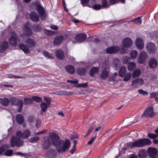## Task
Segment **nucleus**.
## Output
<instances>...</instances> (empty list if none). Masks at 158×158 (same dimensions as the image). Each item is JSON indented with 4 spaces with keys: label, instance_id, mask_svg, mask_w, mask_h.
I'll list each match as a JSON object with an SVG mask.
<instances>
[{
    "label": "nucleus",
    "instance_id": "f8f14e48",
    "mask_svg": "<svg viewBox=\"0 0 158 158\" xmlns=\"http://www.w3.org/2000/svg\"><path fill=\"white\" fill-rule=\"evenodd\" d=\"M133 44V41L129 37L124 38L122 41L123 46L126 48L131 47Z\"/></svg>",
    "mask_w": 158,
    "mask_h": 158
},
{
    "label": "nucleus",
    "instance_id": "052dcab7",
    "mask_svg": "<svg viewBox=\"0 0 158 158\" xmlns=\"http://www.w3.org/2000/svg\"><path fill=\"white\" fill-rule=\"evenodd\" d=\"M109 2L110 5H113L119 2V1L118 0H109Z\"/></svg>",
    "mask_w": 158,
    "mask_h": 158
},
{
    "label": "nucleus",
    "instance_id": "8fccbe9b",
    "mask_svg": "<svg viewBox=\"0 0 158 158\" xmlns=\"http://www.w3.org/2000/svg\"><path fill=\"white\" fill-rule=\"evenodd\" d=\"M44 100L46 102V103L47 104L50 105L51 102V100L50 98L44 97Z\"/></svg>",
    "mask_w": 158,
    "mask_h": 158
},
{
    "label": "nucleus",
    "instance_id": "c03bdc74",
    "mask_svg": "<svg viewBox=\"0 0 158 158\" xmlns=\"http://www.w3.org/2000/svg\"><path fill=\"white\" fill-rule=\"evenodd\" d=\"M97 137V134H95L94 136V137H93L88 142V144L89 145H90L94 141L95 139Z\"/></svg>",
    "mask_w": 158,
    "mask_h": 158
},
{
    "label": "nucleus",
    "instance_id": "aec40b11",
    "mask_svg": "<svg viewBox=\"0 0 158 158\" xmlns=\"http://www.w3.org/2000/svg\"><path fill=\"white\" fill-rule=\"evenodd\" d=\"M23 31L27 35L30 36L32 34V31L29 28L28 24H25L24 25Z\"/></svg>",
    "mask_w": 158,
    "mask_h": 158
},
{
    "label": "nucleus",
    "instance_id": "37998d69",
    "mask_svg": "<svg viewBox=\"0 0 158 158\" xmlns=\"http://www.w3.org/2000/svg\"><path fill=\"white\" fill-rule=\"evenodd\" d=\"M32 100L30 98H25L24 99V103L25 104L28 105L32 103Z\"/></svg>",
    "mask_w": 158,
    "mask_h": 158
},
{
    "label": "nucleus",
    "instance_id": "412c9836",
    "mask_svg": "<svg viewBox=\"0 0 158 158\" xmlns=\"http://www.w3.org/2000/svg\"><path fill=\"white\" fill-rule=\"evenodd\" d=\"M158 64L157 60L155 58H152L150 59L149 62V65L151 67L155 68Z\"/></svg>",
    "mask_w": 158,
    "mask_h": 158
},
{
    "label": "nucleus",
    "instance_id": "9d476101",
    "mask_svg": "<svg viewBox=\"0 0 158 158\" xmlns=\"http://www.w3.org/2000/svg\"><path fill=\"white\" fill-rule=\"evenodd\" d=\"M109 67V65L108 63L106 64V65L104 64H103L102 67L104 69H103L100 75V77L102 79H105L107 77L109 73L106 69L108 68Z\"/></svg>",
    "mask_w": 158,
    "mask_h": 158
},
{
    "label": "nucleus",
    "instance_id": "393cba45",
    "mask_svg": "<svg viewBox=\"0 0 158 158\" xmlns=\"http://www.w3.org/2000/svg\"><path fill=\"white\" fill-rule=\"evenodd\" d=\"M8 47V43L6 41L3 42L1 45H0V52H2Z\"/></svg>",
    "mask_w": 158,
    "mask_h": 158
},
{
    "label": "nucleus",
    "instance_id": "7ed1b4c3",
    "mask_svg": "<svg viewBox=\"0 0 158 158\" xmlns=\"http://www.w3.org/2000/svg\"><path fill=\"white\" fill-rule=\"evenodd\" d=\"M151 143V141L150 139H148L143 138L133 142H128L127 143V146L130 148H141L146 145H150Z\"/></svg>",
    "mask_w": 158,
    "mask_h": 158
},
{
    "label": "nucleus",
    "instance_id": "473e14b6",
    "mask_svg": "<svg viewBox=\"0 0 158 158\" xmlns=\"http://www.w3.org/2000/svg\"><path fill=\"white\" fill-rule=\"evenodd\" d=\"M132 74L131 73H128L124 76L123 81H127L129 80L131 78Z\"/></svg>",
    "mask_w": 158,
    "mask_h": 158
},
{
    "label": "nucleus",
    "instance_id": "6e6552de",
    "mask_svg": "<svg viewBox=\"0 0 158 158\" xmlns=\"http://www.w3.org/2000/svg\"><path fill=\"white\" fill-rule=\"evenodd\" d=\"M146 47L147 51L150 53L155 54L157 52V47L153 43H148L146 44Z\"/></svg>",
    "mask_w": 158,
    "mask_h": 158
},
{
    "label": "nucleus",
    "instance_id": "a19ab883",
    "mask_svg": "<svg viewBox=\"0 0 158 158\" xmlns=\"http://www.w3.org/2000/svg\"><path fill=\"white\" fill-rule=\"evenodd\" d=\"M151 98H155L156 101H158V93H152L150 94Z\"/></svg>",
    "mask_w": 158,
    "mask_h": 158
},
{
    "label": "nucleus",
    "instance_id": "774afa93",
    "mask_svg": "<svg viewBox=\"0 0 158 158\" xmlns=\"http://www.w3.org/2000/svg\"><path fill=\"white\" fill-rule=\"evenodd\" d=\"M34 117L31 116H29L28 118L29 121L31 123L34 121Z\"/></svg>",
    "mask_w": 158,
    "mask_h": 158
},
{
    "label": "nucleus",
    "instance_id": "bb28decb",
    "mask_svg": "<svg viewBox=\"0 0 158 158\" xmlns=\"http://www.w3.org/2000/svg\"><path fill=\"white\" fill-rule=\"evenodd\" d=\"M141 73V70L139 69H136L133 72L132 76L133 78H135L139 76Z\"/></svg>",
    "mask_w": 158,
    "mask_h": 158
},
{
    "label": "nucleus",
    "instance_id": "1a4fd4ad",
    "mask_svg": "<svg viewBox=\"0 0 158 158\" xmlns=\"http://www.w3.org/2000/svg\"><path fill=\"white\" fill-rule=\"evenodd\" d=\"M9 42L10 44L12 46L16 45L17 41H19L20 40L18 35L16 34L15 32H13L12 33L11 36L9 39Z\"/></svg>",
    "mask_w": 158,
    "mask_h": 158
},
{
    "label": "nucleus",
    "instance_id": "c9c22d12",
    "mask_svg": "<svg viewBox=\"0 0 158 158\" xmlns=\"http://www.w3.org/2000/svg\"><path fill=\"white\" fill-rule=\"evenodd\" d=\"M130 21L133 22L134 23L138 25H140L142 23V20L140 17H139L134 19L131 20Z\"/></svg>",
    "mask_w": 158,
    "mask_h": 158
},
{
    "label": "nucleus",
    "instance_id": "ddd939ff",
    "mask_svg": "<svg viewBox=\"0 0 158 158\" xmlns=\"http://www.w3.org/2000/svg\"><path fill=\"white\" fill-rule=\"evenodd\" d=\"M144 82V81L141 78L135 79L132 81L131 86L134 87H137L142 85Z\"/></svg>",
    "mask_w": 158,
    "mask_h": 158
},
{
    "label": "nucleus",
    "instance_id": "4be33fe9",
    "mask_svg": "<svg viewBox=\"0 0 158 158\" xmlns=\"http://www.w3.org/2000/svg\"><path fill=\"white\" fill-rule=\"evenodd\" d=\"M65 69L67 73L70 74H73L75 72V70L74 67L71 65L66 66L65 67Z\"/></svg>",
    "mask_w": 158,
    "mask_h": 158
},
{
    "label": "nucleus",
    "instance_id": "423d86ee",
    "mask_svg": "<svg viewBox=\"0 0 158 158\" xmlns=\"http://www.w3.org/2000/svg\"><path fill=\"white\" fill-rule=\"evenodd\" d=\"M119 50L120 51V53L121 54L126 53L127 52V51L124 50L123 48L121 50H120V48L118 46L109 47L106 49V52L107 53L113 54L118 52Z\"/></svg>",
    "mask_w": 158,
    "mask_h": 158
},
{
    "label": "nucleus",
    "instance_id": "680f3d73",
    "mask_svg": "<svg viewBox=\"0 0 158 158\" xmlns=\"http://www.w3.org/2000/svg\"><path fill=\"white\" fill-rule=\"evenodd\" d=\"M41 123V121L39 120H37L36 121L35 126L37 128L39 127Z\"/></svg>",
    "mask_w": 158,
    "mask_h": 158
},
{
    "label": "nucleus",
    "instance_id": "0eeeda50",
    "mask_svg": "<svg viewBox=\"0 0 158 158\" xmlns=\"http://www.w3.org/2000/svg\"><path fill=\"white\" fill-rule=\"evenodd\" d=\"M98 126V123L96 122L93 123L90 126V128L88 130L86 135L84 136L85 137L88 136L89 134L92 131L94 128H95L94 133L95 134H96L95 132L99 131L103 129V127L102 126Z\"/></svg>",
    "mask_w": 158,
    "mask_h": 158
},
{
    "label": "nucleus",
    "instance_id": "72a5a7b5",
    "mask_svg": "<svg viewBox=\"0 0 158 158\" xmlns=\"http://www.w3.org/2000/svg\"><path fill=\"white\" fill-rule=\"evenodd\" d=\"M110 5L106 0H102L101 5L102 8L109 7Z\"/></svg>",
    "mask_w": 158,
    "mask_h": 158
},
{
    "label": "nucleus",
    "instance_id": "e2e57ef3",
    "mask_svg": "<svg viewBox=\"0 0 158 158\" xmlns=\"http://www.w3.org/2000/svg\"><path fill=\"white\" fill-rule=\"evenodd\" d=\"M47 132V131L46 130L38 132L36 133V135H38L41 134H44Z\"/></svg>",
    "mask_w": 158,
    "mask_h": 158
},
{
    "label": "nucleus",
    "instance_id": "69168bd1",
    "mask_svg": "<svg viewBox=\"0 0 158 158\" xmlns=\"http://www.w3.org/2000/svg\"><path fill=\"white\" fill-rule=\"evenodd\" d=\"M14 154L15 155L18 154L19 155L23 156L27 155V153H23L20 152H16Z\"/></svg>",
    "mask_w": 158,
    "mask_h": 158
},
{
    "label": "nucleus",
    "instance_id": "6e6d98bb",
    "mask_svg": "<svg viewBox=\"0 0 158 158\" xmlns=\"http://www.w3.org/2000/svg\"><path fill=\"white\" fill-rule=\"evenodd\" d=\"M89 0H81V3L83 6H85L86 4H88Z\"/></svg>",
    "mask_w": 158,
    "mask_h": 158
},
{
    "label": "nucleus",
    "instance_id": "e433bc0d",
    "mask_svg": "<svg viewBox=\"0 0 158 158\" xmlns=\"http://www.w3.org/2000/svg\"><path fill=\"white\" fill-rule=\"evenodd\" d=\"M86 71L85 69L83 68H79L77 69L78 73L81 75H85L86 73Z\"/></svg>",
    "mask_w": 158,
    "mask_h": 158
},
{
    "label": "nucleus",
    "instance_id": "4468645a",
    "mask_svg": "<svg viewBox=\"0 0 158 158\" xmlns=\"http://www.w3.org/2000/svg\"><path fill=\"white\" fill-rule=\"evenodd\" d=\"M36 9L42 19H44L46 16L43 8L40 5H37L36 6Z\"/></svg>",
    "mask_w": 158,
    "mask_h": 158
},
{
    "label": "nucleus",
    "instance_id": "3c124183",
    "mask_svg": "<svg viewBox=\"0 0 158 158\" xmlns=\"http://www.w3.org/2000/svg\"><path fill=\"white\" fill-rule=\"evenodd\" d=\"M139 93L142 95H147L148 94V93L147 92L144 91V90L142 89H139L138 91Z\"/></svg>",
    "mask_w": 158,
    "mask_h": 158
},
{
    "label": "nucleus",
    "instance_id": "5701e85b",
    "mask_svg": "<svg viewBox=\"0 0 158 158\" xmlns=\"http://www.w3.org/2000/svg\"><path fill=\"white\" fill-rule=\"evenodd\" d=\"M63 39V37L62 35L57 36L54 40V44L55 45H58L62 42Z\"/></svg>",
    "mask_w": 158,
    "mask_h": 158
},
{
    "label": "nucleus",
    "instance_id": "bf43d9fd",
    "mask_svg": "<svg viewBox=\"0 0 158 158\" xmlns=\"http://www.w3.org/2000/svg\"><path fill=\"white\" fill-rule=\"evenodd\" d=\"M68 82H70L72 84H76L78 83V81L77 80H68L67 81Z\"/></svg>",
    "mask_w": 158,
    "mask_h": 158
},
{
    "label": "nucleus",
    "instance_id": "f3484780",
    "mask_svg": "<svg viewBox=\"0 0 158 158\" xmlns=\"http://www.w3.org/2000/svg\"><path fill=\"white\" fill-rule=\"evenodd\" d=\"M56 151L54 149H51L48 150L45 154L48 158H54L56 156Z\"/></svg>",
    "mask_w": 158,
    "mask_h": 158
},
{
    "label": "nucleus",
    "instance_id": "603ef678",
    "mask_svg": "<svg viewBox=\"0 0 158 158\" xmlns=\"http://www.w3.org/2000/svg\"><path fill=\"white\" fill-rule=\"evenodd\" d=\"M88 86V83H81L78 84L77 86V87H82L85 88L87 87Z\"/></svg>",
    "mask_w": 158,
    "mask_h": 158
},
{
    "label": "nucleus",
    "instance_id": "de8ad7c7",
    "mask_svg": "<svg viewBox=\"0 0 158 158\" xmlns=\"http://www.w3.org/2000/svg\"><path fill=\"white\" fill-rule=\"evenodd\" d=\"M13 150H8L6 151L5 153V155L7 156H10L13 154Z\"/></svg>",
    "mask_w": 158,
    "mask_h": 158
},
{
    "label": "nucleus",
    "instance_id": "7c9ffc66",
    "mask_svg": "<svg viewBox=\"0 0 158 158\" xmlns=\"http://www.w3.org/2000/svg\"><path fill=\"white\" fill-rule=\"evenodd\" d=\"M16 120L19 124H22L24 122V118L21 114H18L16 116Z\"/></svg>",
    "mask_w": 158,
    "mask_h": 158
},
{
    "label": "nucleus",
    "instance_id": "a878e982",
    "mask_svg": "<svg viewBox=\"0 0 158 158\" xmlns=\"http://www.w3.org/2000/svg\"><path fill=\"white\" fill-rule=\"evenodd\" d=\"M138 156L140 157L144 158L147 156L146 150L141 149L139 151L138 154Z\"/></svg>",
    "mask_w": 158,
    "mask_h": 158
},
{
    "label": "nucleus",
    "instance_id": "dca6fc26",
    "mask_svg": "<svg viewBox=\"0 0 158 158\" xmlns=\"http://www.w3.org/2000/svg\"><path fill=\"white\" fill-rule=\"evenodd\" d=\"M148 152L150 157L154 158L158 153V150L155 148H150L148 149Z\"/></svg>",
    "mask_w": 158,
    "mask_h": 158
},
{
    "label": "nucleus",
    "instance_id": "cd10ccee",
    "mask_svg": "<svg viewBox=\"0 0 158 158\" xmlns=\"http://www.w3.org/2000/svg\"><path fill=\"white\" fill-rule=\"evenodd\" d=\"M127 71V69L126 67L123 66H122L119 70V75L120 77H122L124 76L126 74Z\"/></svg>",
    "mask_w": 158,
    "mask_h": 158
},
{
    "label": "nucleus",
    "instance_id": "c756f323",
    "mask_svg": "<svg viewBox=\"0 0 158 158\" xmlns=\"http://www.w3.org/2000/svg\"><path fill=\"white\" fill-rule=\"evenodd\" d=\"M98 67H94L91 69L90 72V74L91 76H93L95 75L98 74Z\"/></svg>",
    "mask_w": 158,
    "mask_h": 158
},
{
    "label": "nucleus",
    "instance_id": "f257e3e1",
    "mask_svg": "<svg viewBox=\"0 0 158 158\" xmlns=\"http://www.w3.org/2000/svg\"><path fill=\"white\" fill-rule=\"evenodd\" d=\"M52 143L56 146L57 151L59 153L64 152L69 148L70 141L69 139H66L65 141L60 140L59 136L56 134H50L47 140L44 141L43 144V148L45 149L48 148Z\"/></svg>",
    "mask_w": 158,
    "mask_h": 158
},
{
    "label": "nucleus",
    "instance_id": "4d7b16f0",
    "mask_svg": "<svg viewBox=\"0 0 158 158\" xmlns=\"http://www.w3.org/2000/svg\"><path fill=\"white\" fill-rule=\"evenodd\" d=\"M63 94L64 95L66 96L71 95L73 94V93L70 92L64 91L63 92Z\"/></svg>",
    "mask_w": 158,
    "mask_h": 158
},
{
    "label": "nucleus",
    "instance_id": "6ab92c4d",
    "mask_svg": "<svg viewBox=\"0 0 158 158\" xmlns=\"http://www.w3.org/2000/svg\"><path fill=\"white\" fill-rule=\"evenodd\" d=\"M30 17L31 19L34 22H37L39 21V16L35 12H31L30 14Z\"/></svg>",
    "mask_w": 158,
    "mask_h": 158
},
{
    "label": "nucleus",
    "instance_id": "ea45409f",
    "mask_svg": "<svg viewBox=\"0 0 158 158\" xmlns=\"http://www.w3.org/2000/svg\"><path fill=\"white\" fill-rule=\"evenodd\" d=\"M22 101L20 100L19 99L15 98H13L12 99V102L13 104L18 105Z\"/></svg>",
    "mask_w": 158,
    "mask_h": 158
},
{
    "label": "nucleus",
    "instance_id": "13d9d810",
    "mask_svg": "<svg viewBox=\"0 0 158 158\" xmlns=\"http://www.w3.org/2000/svg\"><path fill=\"white\" fill-rule=\"evenodd\" d=\"M130 58L128 56H125L123 58V60L124 63H127L129 60Z\"/></svg>",
    "mask_w": 158,
    "mask_h": 158
},
{
    "label": "nucleus",
    "instance_id": "0e129e2a",
    "mask_svg": "<svg viewBox=\"0 0 158 158\" xmlns=\"http://www.w3.org/2000/svg\"><path fill=\"white\" fill-rule=\"evenodd\" d=\"M76 150V148L75 147V144L74 145L72 148V149L70 151V152L71 154H73L74 152H75V150Z\"/></svg>",
    "mask_w": 158,
    "mask_h": 158
},
{
    "label": "nucleus",
    "instance_id": "9b49d317",
    "mask_svg": "<svg viewBox=\"0 0 158 158\" xmlns=\"http://www.w3.org/2000/svg\"><path fill=\"white\" fill-rule=\"evenodd\" d=\"M147 57V53L144 51H142L139 55L138 61L139 64H142L146 61Z\"/></svg>",
    "mask_w": 158,
    "mask_h": 158
},
{
    "label": "nucleus",
    "instance_id": "5fc2aeb1",
    "mask_svg": "<svg viewBox=\"0 0 158 158\" xmlns=\"http://www.w3.org/2000/svg\"><path fill=\"white\" fill-rule=\"evenodd\" d=\"M43 54L44 56L48 58H53V57H52V55L51 54L49 53L48 52L46 51H44L43 52Z\"/></svg>",
    "mask_w": 158,
    "mask_h": 158
},
{
    "label": "nucleus",
    "instance_id": "2f4dec72",
    "mask_svg": "<svg viewBox=\"0 0 158 158\" xmlns=\"http://www.w3.org/2000/svg\"><path fill=\"white\" fill-rule=\"evenodd\" d=\"M136 67V64L133 62H130L128 63V69L130 71H132Z\"/></svg>",
    "mask_w": 158,
    "mask_h": 158
},
{
    "label": "nucleus",
    "instance_id": "864d4df0",
    "mask_svg": "<svg viewBox=\"0 0 158 158\" xmlns=\"http://www.w3.org/2000/svg\"><path fill=\"white\" fill-rule=\"evenodd\" d=\"M41 29V27L40 25H35L34 27V30L35 32L40 31Z\"/></svg>",
    "mask_w": 158,
    "mask_h": 158
},
{
    "label": "nucleus",
    "instance_id": "79ce46f5",
    "mask_svg": "<svg viewBox=\"0 0 158 158\" xmlns=\"http://www.w3.org/2000/svg\"><path fill=\"white\" fill-rule=\"evenodd\" d=\"M92 8L94 10H98L102 8L101 5L99 4H96L93 5Z\"/></svg>",
    "mask_w": 158,
    "mask_h": 158
},
{
    "label": "nucleus",
    "instance_id": "49530a36",
    "mask_svg": "<svg viewBox=\"0 0 158 158\" xmlns=\"http://www.w3.org/2000/svg\"><path fill=\"white\" fill-rule=\"evenodd\" d=\"M119 62V60L117 58H115L113 59V63L112 64L113 66L116 67L118 64Z\"/></svg>",
    "mask_w": 158,
    "mask_h": 158
},
{
    "label": "nucleus",
    "instance_id": "39448f33",
    "mask_svg": "<svg viewBox=\"0 0 158 158\" xmlns=\"http://www.w3.org/2000/svg\"><path fill=\"white\" fill-rule=\"evenodd\" d=\"M155 115V113L154 111L153 108L150 107L145 110L142 115V117L148 118L152 117Z\"/></svg>",
    "mask_w": 158,
    "mask_h": 158
},
{
    "label": "nucleus",
    "instance_id": "c85d7f7f",
    "mask_svg": "<svg viewBox=\"0 0 158 158\" xmlns=\"http://www.w3.org/2000/svg\"><path fill=\"white\" fill-rule=\"evenodd\" d=\"M56 55L57 58L59 59H62L64 56L63 51L60 49H58L56 52Z\"/></svg>",
    "mask_w": 158,
    "mask_h": 158
},
{
    "label": "nucleus",
    "instance_id": "f03ea898",
    "mask_svg": "<svg viewBox=\"0 0 158 158\" xmlns=\"http://www.w3.org/2000/svg\"><path fill=\"white\" fill-rule=\"evenodd\" d=\"M31 135V132L28 129L24 130L23 132L20 131L17 132L15 136H13L10 141V145L12 147L15 146L19 147L23 146V141L22 140L27 139Z\"/></svg>",
    "mask_w": 158,
    "mask_h": 158
},
{
    "label": "nucleus",
    "instance_id": "b1692460",
    "mask_svg": "<svg viewBox=\"0 0 158 158\" xmlns=\"http://www.w3.org/2000/svg\"><path fill=\"white\" fill-rule=\"evenodd\" d=\"M49 106V105L47 104L45 102H42L40 104V107L42 111L45 112Z\"/></svg>",
    "mask_w": 158,
    "mask_h": 158
},
{
    "label": "nucleus",
    "instance_id": "a211bd4d",
    "mask_svg": "<svg viewBox=\"0 0 158 158\" xmlns=\"http://www.w3.org/2000/svg\"><path fill=\"white\" fill-rule=\"evenodd\" d=\"M86 37V35L85 34H79L75 36V40L78 42L81 43L85 40Z\"/></svg>",
    "mask_w": 158,
    "mask_h": 158
},
{
    "label": "nucleus",
    "instance_id": "f704fd0d",
    "mask_svg": "<svg viewBox=\"0 0 158 158\" xmlns=\"http://www.w3.org/2000/svg\"><path fill=\"white\" fill-rule=\"evenodd\" d=\"M138 56V52L136 50H133L130 53V56L132 59H135Z\"/></svg>",
    "mask_w": 158,
    "mask_h": 158
},
{
    "label": "nucleus",
    "instance_id": "a18cd8bd",
    "mask_svg": "<svg viewBox=\"0 0 158 158\" xmlns=\"http://www.w3.org/2000/svg\"><path fill=\"white\" fill-rule=\"evenodd\" d=\"M32 98L33 100L37 102H41L42 100V99L40 97L38 96H33Z\"/></svg>",
    "mask_w": 158,
    "mask_h": 158
},
{
    "label": "nucleus",
    "instance_id": "20e7f679",
    "mask_svg": "<svg viewBox=\"0 0 158 158\" xmlns=\"http://www.w3.org/2000/svg\"><path fill=\"white\" fill-rule=\"evenodd\" d=\"M26 44L28 46H27L23 44H20L19 47L24 53H29L30 52V50L29 47L32 48L35 46L36 42L35 40L31 38H28L25 42Z\"/></svg>",
    "mask_w": 158,
    "mask_h": 158
},
{
    "label": "nucleus",
    "instance_id": "338daca9",
    "mask_svg": "<svg viewBox=\"0 0 158 158\" xmlns=\"http://www.w3.org/2000/svg\"><path fill=\"white\" fill-rule=\"evenodd\" d=\"M19 109L18 110V111L19 112L21 111V109L22 108L23 106V102L21 101L20 103H19Z\"/></svg>",
    "mask_w": 158,
    "mask_h": 158
},
{
    "label": "nucleus",
    "instance_id": "09e8293b",
    "mask_svg": "<svg viewBox=\"0 0 158 158\" xmlns=\"http://www.w3.org/2000/svg\"><path fill=\"white\" fill-rule=\"evenodd\" d=\"M148 137L152 139H155L157 138L158 135L156 134L149 133L148 134Z\"/></svg>",
    "mask_w": 158,
    "mask_h": 158
},
{
    "label": "nucleus",
    "instance_id": "2eb2a0df",
    "mask_svg": "<svg viewBox=\"0 0 158 158\" xmlns=\"http://www.w3.org/2000/svg\"><path fill=\"white\" fill-rule=\"evenodd\" d=\"M135 45L137 48L139 49H142L144 46L143 40L140 38H138L135 40Z\"/></svg>",
    "mask_w": 158,
    "mask_h": 158
},
{
    "label": "nucleus",
    "instance_id": "58836bf2",
    "mask_svg": "<svg viewBox=\"0 0 158 158\" xmlns=\"http://www.w3.org/2000/svg\"><path fill=\"white\" fill-rule=\"evenodd\" d=\"M39 139V137L35 136L32 137L29 139V142L31 143H34L37 142Z\"/></svg>",
    "mask_w": 158,
    "mask_h": 158
},
{
    "label": "nucleus",
    "instance_id": "4c0bfd02",
    "mask_svg": "<svg viewBox=\"0 0 158 158\" xmlns=\"http://www.w3.org/2000/svg\"><path fill=\"white\" fill-rule=\"evenodd\" d=\"M9 99L6 98H3L1 100L2 104L4 106H7L9 105Z\"/></svg>",
    "mask_w": 158,
    "mask_h": 158
}]
</instances>
